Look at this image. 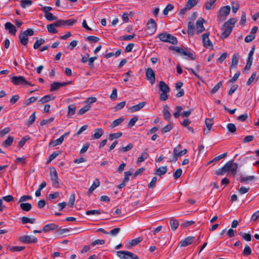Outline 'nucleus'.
<instances>
[{"label": "nucleus", "mask_w": 259, "mask_h": 259, "mask_svg": "<svg viewBox=\"0 0 259 259\" xmlns=\"http://www.w3.org/2000/svg\"><path fill=\"white\" fill-rule=\"evenodd\" d=\"M158 38L162 41L169 42L173 45H176L178 42L177 38L175 36L166 32L159 34Z\"/></svg>", "instance_id": "7ed1b4c3"}, {"label": "nucleus", "mask_w": 259, "mask_h": 259, "mask_svg": "<svg viewBox=\"0 0 259 259\" xmlns=\"http://www.w3.org/2000/svg\"><path fill=\"white\" fill-rule=\"evenodd\" d=\"M147 33L149 35L153 34L156 30L157 24L155 21L150 18L147 23Z\"/></svg>", "instance_id": "39448f33"}, {"label": "nucleus", "mask_w": 259, "mask_h": 259, "mask_svg": "<svg viewBox=\"0 0 259 259\" xmlns=\"http://www.w3.org/2000/svg\"><path fill=\"white\" fill-rule=\"evenodd\" d=\"M104 134V131L101 128H96L95 130V133L93 136L94 139H98L101 137V136Z\"/></svg>", "instance_id": "393cba45"}, {"label": "nucleus", "mask_w": 259, "mask_h": 259, "mask_svg": "<svg viewBox=\"0 0 259 259\" xmlns=\"http://www.w3.org/2000/svg\"><path fill=\"white\" fill-rule=\"evenodd\" d=\"M61 87H60L59 82H54L51 84L50 90L51 92H54L58 90Z\"/></svg>", "instance_id": "603ef678"}, {"label": "nucleus", "mask_w": 259, "mask_h": 259, "mask_svg": "<svg viewBox=\"0 0 259 259\" xmlns=\"http://www.w3.org/2000/svg\"><path fill=\"white\" fill-rule=\"evenodd\" d=\"M70 231L69 229L64 228V229H60L56 231V233L58 235H62L64 234H66L69 233Z\"/></svg>", "instance_id": "864d4df0"}, {"label": "nucleus", "mask_w": 259, "mask_h": 259, "mask_svg": "<svg viewBox=\"0 0 259 259\" xmlns=\"http://www.w3.org/2000/svg\"><path fill=\"white\" fill-rule=\"evenodd\" d=\"M204 20L203 18H199L196 22V29L197 33H200L203 32L205 29L203 25Z\"/></svg>", "instance_id": "2eb2a0df"}, {"label": "nucleus", "mask_w": 259, "mask_h": 259, "mask_svg": "<svg viewBox=\"0 0 259 259\" xmlns=\"http://www.w3.org/2000/svg\"><path fill=\"white\" fill-rule=\"evenodd\" d=\"M138 118L136 116H135L131 118L128 123V128L132 127L136 123V122L138 121Z\"/></svg>", "instance_id": "0e129e2a"}, {"label": "nucleus", "mask_w": 259, "mask_h": 259, "mask_svg": "<svg viewBox=\"0 0 259 259\" xmlns=\"http://www.w3.org/2000/svg\"><path fill=\"white\" fill-rule=\"evenodd\" d=\"M195 237L193 236H189L185 238L184 239L181 240L179 243V246L181 247L187 246L193 242Z\"/></svg>", "instance_id": "9b49d317"}, {"label": "nucleus", "mask_w": 259, "mask_h": 259, "mask_svg": "<svg viewBox=\"0 0 259 259\" xmlns=\"http://www.w3.org/2000/svg\"><path fill=\"white\" fill-rule=\"evenodd\" d=\"M5 28L6 30H8L10 34L13 35H15L17 32L15 26L13 25L11 22H8L5 24Z\"/></svg>", "instance_id": "4468645a"}, {"label": "nucleus", "mask_w": 259, "mask_h": 259, "mask_svg": "<svg viewBox=\"0 0 259 259\" xmlns=\"http://www.w3.org/2000/svg\"><path fill=\"white\" fill-rule=\"evenodd\" d=\"M125 101H122L117 104L115 106L113 107L114 111H117L122 109L125 105Z\"/></svg>", "instance_id": "8fccbe9b"}, {"label": "nucleus", "mask_w": 259, "mask_h": 259, "mask_svg": "<svg viewBox=\"0 0 259 259\" xmlns=\"http://www.w3.org/2000/svg\"><path fill=\"white\" fill-rule=\"evenodd\" d=\"M47 27L48 31L50 33L55 34L58 32L57 30L56 29V27H57V26L55 25V23L48 24L47 26Z\"/></svg>", "instance_id": "7c9ffc66"}, {"label": "nucleus", "mask_w": 259, "mask_h": 259, "mask_svg": "<svg viewBox=\"0 0 259 259\" xmlns=\"http://www.w3.org/2000/svg\"><path fill=\"white\" fill-rule=\"evenodd\" d=\"M116 254L121 259H139L136 254L128 251H118Z\"/></svg>", "instance_id": "20e7f679"}, {"label": "nucleus", "mask_w": 259, "mask_h": 259, "mask_svg": "<svg viewBox=\"0 0 259 259\" xmlns=\"http://www.w3.org/2000/svg\"><path fill=\"white\" fill-rule=\"evenodd\" d=\"M251 248L248 245H246L243 251V254L245 256H248L251 254Z\"/></svg>", "instance_id": "bf43d9fd"}, {"label": "nucleus", "mask_w": 259, "mask_h": 259, "mask_svg": "<svg viewBox=\"0 0 259 259\" xmlns=\"http://www.w3.org/2000/svg\"><path fill=\"white\" fill-rule=\"evenodd\" d=\"M223 29L224 31L222 34V37L223 38H226L232 31L233 28L231 26H225V25L224 24Z\"/></svg>", "instance_id": "dca6fc26"}, {"label": "nucleus", "mask_w": 259, "mask_h": 259, "mask_svg": "<svg viewBox=\"0 0 259 259\" xmlns=\"http://www.w3.org/2000/svg\"><path fill=\"white\" fill-rule=\"evenodd\" d=\"M227 152L224 153L223 154L218 156L215 157V158H214L212 160L209 161L208 162V163H212V162H217L221 159L225 158L227 156Z\"/></svg>", "instance_id": "79ce46f5"}, {"label": "nucleus", "mask_w": 259, "mask_h": 259, "mask_svg": "<svg viewBox=\"0 0 259 259\" xmlns=\"http://www.w3.org/2000/svg\"><path fill=\"white\" fill-rule=\"evenodd\" d=\"M157 181V179L156 177L152 178L150 183L148 184L149 188H154L155 187L156 183Z\"/></svg>", "instance_id": "774afa93"}, {"label": "nucleus", "mask_w": 259, "mask_h": 259, "mask_svg": "<svg viewBox=\"0 0 259 259\" xmlns=\"http://www.w3.org/2000/svg\"><path fill=\"white\" fill-rule=\"evenodd\" d=\"M209 34V33H205L202 35L203 46L205 48L213 47L212 42L208 38Z\"/></svg>", "instance_id": "f8f14e48"}, {"label": "nucleus", "mask_w": 259, "mask_h": 259, "mask_svg": "<svg viewBox=\"0 0 259 259\" xmlns=\"http://www.w3.org/2000/svg\"><path fill=\"white\" fill-rule=\"evenodd\" d=\"M50 177L52 182L53 186L54 187H58L59 186V179L56 169L54 167L51 168Z\"/></svg>", "instance_id": "423d86ee"}, {"label": "nucleus", "mask_w": 259, "mask_h": 259, "mask_svg": "<svg viewBox=\"0 0 259 259\" xmlns=\"http://www.w3.org/2000/svg\"><path fill=\"white\" fill-rule=\"evenodd\" d=\"M255 179V177L254 176H248L246 177H241L240 179V182L241 183H245L248 181H252Z\"/></svg>", "instance_id": "6e6d98bb"}, {"label": "nucleus", "mask_w": 259, "mask_h": 259, "mask_svg": "<svg viewBox=\"0 0 259 259\" xmlns=\"http://www.w3.org/2000/svg\"><path fill=\"white\" fill-rule=\"evenodd\" d=\"M19 241L23 243L30 244L37 242V239L34 236L24 235L20 238Z\"/></svg>", "instance_id": "0eeeda50"}, {"label": "nucleus", "mask_w": 259, "mask_h": 259, "mask_svg": "<svg viewBox=\"0 0 259 259\" xmlns=\"http://www.w3.org/2000/svg\"><path fill=\"white\" fill-rule=\"evenodd\" d=\"M45 18L49 21H53L56 20L57 19V17L56 16H54L52 13H49L45 14Z\"/></svg>", "instance_id": "3c124183"}, {"label": "nucleus", "mask_w": 259, "mask_h": 259, "mask_svg": "<svg viewBox=\"0 0 259 259\" xmlns=\"http://www.w3.org/2000/svg\"><path fill=\"white\" fill-rule=\"evenodd\" d=\"M146 103L145 102H140L136 105L133 106L130 108V109L132 112L139 111L145 106Z\"/></svg>", "instance_id": "aec40b11"}, {"label": "nucleus", "mask_w": 259, "mask_h": 259, "mask_svg": "<svg viewBox=\"0 0 259 259\" xmlns=\"http://www.w3.org/2000/svg\"><path fill=\"white\" fill-rule=\"evenodd\" d=\"M146 76L147 80H149L151 84L154 83L155 81V75L151 68H148L146 69Z\"/></svg>", "instance_id": "9d476101"}, {"label": "nucleus", "mask_w": 259, "mask_h": 259, "mask_svg": "<svg viewBox=\"0 0 259 259\" xmlns=\"http://www.w3.org/2000/svg\"><path fill=\"white\" fill-rule=\"evenodd\" d=\"M256 76V72H253L252 74H251L250 77L248 79V80L246 82V84L247 85H250L253 82V81L254 80V79H255Z\"/></svg>", "instance_id": "680f3d73"}, {"label": "nucleus", "mask_w": 259, "mask_h": 259, "mask_svg": "<svg viewBox=\"0 0 259 259\" xmlns=\"http://www.w3.org/2000/svg\"><path fill=\"white\" fill-rule=\"evenodd\" d=\"M135 36V34H133L132 35H122L120 37V40H130L134 38Z\"/></svg>", "instance_id": "13d9d810"}, {"label": "nucleus", "mask_w": 259, "mask_h": 259, "mask_svg": "<svg viewBox=\"0 0 259 259\" xmlns=\"http://www.w3.org/2000/svg\"><path fill=\"white\" fill-rule=\"evenodd\" d=\"M239 234L240 236H241L243 240H245L247 241H250L251 240L252 237L250 234L241 232L239 233Z\"/></svg>", "instance_id": "72a5a7b5"}, {"label": "nucleus", "mask_w": 259, "mask_h": 259, "mask_svg": "<svg viewBox=\"0 0 259 259\" xmlns=\"http://www.w3.org/2000/svg\"><path fill=\"white\" fill-rule=\"evenodd\" d=\"M122 136V133L121 132H118L114 134H110L109 135V140L112 141L115 139H117L120 138Z\"/></svg>", "instance_id": "de8ad7c7"}, {"label": "nucleus", "mask_w": 259, "mask_h": 259, "mask_svg": "<svg viewBox=\"0 0 259 259\" xmlns=\"http://www.w3.org/2000/svg\"><path fill=\"white\" fill-rule=\"evenodd\" d=\"M197 4V2L196 0H188L186 3V6L188 9H191L193 7H195Z\"/></svg>", "instance_id": "c03bdc74"}, {"label": "nucleus", "mask_w": 259, "mask_h": 259, "mask_svg": "<svg viewBox=\"0 0 259 259\" xmlns=\"http://www.w3.org/2000/svg\"><path fill=\"white\" fill-rule=\"evenodd\" d=\"M217 0H207L205 3V8L207 10L213 9L215 6V2Z\"/></svg>", "instance_id": "b1692460"}, {"label": "nucleus", "mask_w": 259, "mask_h": 259, "mask_svg": "<svg viewBox=\"0 0 259 259\" xmlns=\"http://www.w3.org/2000/svg\"><path fill=\"white\" fill-rule=\"evenodd\" d=\"M205 123L207 128V131H206L205 130L204 132V133L207 134L209 132V131L210 130V129L211 128V126L213 124V121L211 119L206 118L205 120Z\"/></svg>", "instance_id": "2f4dec72"}, {"label": "nucleus", "mask_w": 259, "mask_h": 259, "mask_svg": "<svg viewBox=\"0 0 259 259\" xmlns=\"http://www.w3.org/2000/svg\"><path fill=\"white\" fill-rule=\"evenodd\" d=\"M69 134V132L66 133L64 135L61 136L59 139H56L55 140L51 141L49 144V147H55L57 145L61 144L63 143V142L64 140V138L67 136H68Z\"/></svg>", "instance_id": "6e6552de"}, {"label": "nucleus", "mask_w": 259, "mask_h": 259, "mask_svg": "<svg viewBox=\"0 0 259 259\" xmlns=\"http://www.w3.org/2000/svg\"><path fill=\"white\" fill-rule=\"evenodd\" d=\"M34 31L31 28H28L26 30L21 32L19 36L20 43L23 46H26L28 42V36H32Z\"/></svg>", "instance_id": "f257e3e1"}, {"label": "nucleus", "mask_w": 259, "mask_h": 259, "mask_svg": "<svg viewBox=\"0 0 259 259\" xmlns=\"http://www.w3.org/2000/svg\"><path fill=\"white\" fill-rule=\"evenodd\" d=\"M187 27L188 35H193L195 28L193 23L192 22H189Z\"/></svg>", "instance_id": "c9c22d12"}, {"label": "nucleus", "mask_w": 259, "mask_h": 259, "mask_svg": "<svg viewBox=\"0 0 259 259\" xmlns=\"http://www.w3.org/2000/svg\"><path fill=\"white\" fill-rule=\"evenodd\" d=\"M20 208L24 211H28L32 208V205L29 203H22Z\"/></svg>", "instance_id": "473e14b6"}, {"label": "nucleus", "mask_w": 259, "mask_h": 259, "mask_svg": "<svg viewBox=\"0 0 259 259\" xmlns=\"http://www.w3.org/2000/svg\"><path fill=\"white\" fill-rule=\"evenodd\" d=\"M24 248V246H12L10 250L12 252H18L23 250Z\"/></svg>", "instance_id": "338daca9"}, {"label": "nucleus", "mask_w": 259, "mask_h": 259, "mask_svg": "<svg viewBox=\"0 0 259 259\" xmlns=\"http://www.w3.org/2000/svg\"><path fill=\"white\" fill-rule=\"evenodd\" d=\"M170 225L171 229L175 231L177 229L179 226V222L176 220H171L170 221Z\"/></svg>", "instance_id": "09e8293b"}, {"label": "nucleus", "mask_w": 259, "mask_h": 259, "mask_svg": "<svg viewBox=\"0 0 259 259\" xmlns=\"http://www.w3.org/2000/svg\"><path fill=\"white\" fill-rule=\"evenodd\" d=\"M11 81L14 84L18 85L24 84V82L25 81V79L22 76H14L11 78Z\"/></svg>", "instance_id": "ddd939ff"}, {"label": "nucleus", "mask_w": 259, "mask_h": 259, "mask_svg": "<svg viewBox=\"0 0 259 259\" xmlns=\"http://www.w3.org/2000/svg\"><path fill=\"white\" fill-rule=\"evenodd\" d=\"M167 168L166 166H161L156 169L155 174L158 176L163 175L167 172Z\"/></svg>", "instance_id": "5701e85b"}, {"label": "nucleus", "mask_w": 259, "mask_h": 259, "mask_svg": "<svg viewBox=\"0 0 259 259\" xmlns=\"http://www.w3.org/2000/svg\"><path fill=\"white\" fill-rule=\"evenodd\" d=\"M55 98V97L51 95H46L41 98L39 101V102H40L41 103H45L47 102H48L52 100H54Z\"/></svg>", "instance_id": "bb28decb"}, {"label": "nucleus", "mask_w": 259, "mask_h": 259, "mask_svg": "<svg viewBox=\"0 0 259 259\" xmlns=\"http://www.w3.org/2000/svg\"><path fill=\"white\" fill-rule=\"evenodd\" d=\"M32 2L30 0H21L20 1V5L23 8H26L31 6Z\"/></svg>", "instance_id": "e433bc0d"}, {"label": "nucleus", "mask_w": 259, "mask_h": 259, "mask_svg": "<svg viewBox=\"0 0 259 259\" xmlns=\"http://www.w3.org/2000/svg\"><path fill=\"white\" fill-rule=\"evenodd\" d=\"M123 120L124 118L122 117H120L116 120H114L110 125V127L111 128H114L115 127L121 124L123 121Z\"/></svg>", "instance_id": "c756f323"}, {"label": "nucleus", "mask_w": 259, "mask_h": 259, "mask_svg": "<svg viewBox=\"0 0 259 259\" xmlns=\"http://www.w3.org/2000/svg\"><path fill=\"white\" fill-rule=\"evenodd\" d=\"M236 22L237 19L235 18H230L225 22L224 25H225V26H231L233 28Z\"/></svg>", "instance_id": "ea45409f"}, {"label": "nucleus", "mask_w": 259, "mask_h": 259, "mask_svg": "<svg viewBox=\"0 0 259 259\" xmlns=\"http://www.w3.org/2000/svg\"><path fill=\"white\" fill-rule=\"evenodd\" d=\"M239 55L234 54L232 58L231 64L230 66V69L236 68L238 63Z\"/></svg>", "instance_id": "6ab92c4d"}, {"label": "nucleus", "mask_w": 259, "mask_h": 259, "mask_svg": "<svg viewBox=\"0 0 259 259\" xmlns=\"http://www.w3.org/2000/svg\"><path fill=\"white\" fill-rule=\"evenodd\" d=\"M142 241V238L141 237H138L137 238L132 240L129 242L128 244L131 246H135V245H137L138 244H139Z\"/></svg>", "instance_id": "a18cd8bd"}, {"label": "nucleus", "mask_w": 259, "mask_h": 259, "mask_svg": "<svg viewBox=\"0 0 259 259\" xmlns=\"http://www.w3.org/2000/svg\"><path fill=\"white\" fill-rule=\"evenodd\" d=\"M61 152L60 151H54L52 153V154L50 156L49 160L47 161V163L51 162L54 159H55L57 156H58Z\"/></svg>", "instance_id": "5fc2aeb1"}, {"label": "nucleus", "mask_w": 259, "mask_h": 259, "mask_svg": "<svg viewBox=\"0 0 259 259\" xmlns=\"http://www.w3.org/2000/svg\"><path fill=\"white\" fill-rule=\"evenodd\" d=\"M230 12V7L229 6H225L220 10V13L224 16H227Z\"/></svg>", "instance_id": "f704fd0d"}, {"label": "nucleus", "mask_w": 259, "mask_h": 259, "mask_svg": "<svg viewBox=\"0 0 259 259\" xmlns=\"http://www.w3.org/2000/svg\"><path fill=\"white\" fill-rule=\"evenodd\" d=\"M35 112H34L29 117L26 124L30 126L35 120Z\"/></svg>", "instance_id": "a19ab883"}, {"label": "nucleus", "mask_w": 259, "mask_h": 259, "mask_svg": "<svg viewBox=\"0 0 259 259\" xmlns=\"http://www.w3.org/2000/svg\"><path fill=\"white\" fill-rule=\"evenodd\" d=\"M169 49L170 50L175 51L176 52L181 55L187 56L188 58H189L191 60L195 59V57L193 52H192L188 51L186 49H184L179 47L170 46Z\"/></svg>", "instance_id": "f03ea898"}, {"label": "nucleus", "mask_w": 259, "mask_h": 259, "mask_svg": "<svg viewBox=\"0 0 259 259\" xmlns=\"http://www.w3.org/2000/svg\"><path fill=\"white\" fill-rule=\"evenodd\" d=\"M182 174V170L181 168H178L174 173L173 177L174 179L177 180L179 179Z\"/></svg>", "instance_id": "052dcab7"}, {"label": "nucleus", "mask_w": 259, "mask_h": 259, "mask_svg": "<svg viewBox=\"0 0 259 259\" xmlns=\"http://www.w3.org/2000/svg\"><path fill=\"white\" fill-rule=\"evenodd\" d=\"M159 89L162 92H169V88L168 86L163 81L159 82Z\"/></svg>", "instance_id": "a878e982"}, {"label": "nucleus", "mask_w": 259, "mask_h": 259, "mask_svg": "<svg viewBox=\"0 0 259 259\" xmlns=\"http://www.w3.org/2000/svg\"><path fill=\"white\" fill-rule=\"evenodd\" d=\"M227 166L228 165H224L223 167H222L221 168L219 169L216 171V175H217L218 176H222L224 175L227 171H228Z\"/></svg>", "instance_id": "4c0bfd02"}, {"label": "nucleus", "mask_w": 259, "mask_h": 259, "mask_svg": "<svg viewBox=\"0 0 259 259\" xmlns=\"http://www.w3.org/2000/svg\"><path fill=\"white\" fill-rule=\"evenodd\" d=\"M14 138L13 137L11 136H8L7 139L4 141L2 143V146L5 148H8L11 146L14 142Z\"/></svg>", "instance_id": "f3484780"}, {"label": "nucleus", "mask_w": 259, "mask_h": 259, "mask_svg": "<svg viewBox=\"0 0 259 259\" xmlns=\"http://www.w3.org/2000/svg\"><path fill=\"white\" fill-rule=\"evenodd\" d=\"M100 182L99 180L98 179H96L88 190L89 194L90 195L92 194L93 192L100 186Z\"/></svg>", "instance_id": "412c9836"}, {"label": "nucleus", "mask_w": 259, "mask_h": 259, "mask_svg": "<svg viewBox=\"0 0 259 259\" xmlns=\"http://www.w3.org/2000/svg\"><path fill=\"white\" fill-rule=\"evenodd\" d=\"M223 81H219L211 90V93L212 94L215 93L220 88V87L222 85Z\"/></svg>", "instance_id": "e2e57ef3"}, {"label": "nucleus", "mask_w": 259, "mask_h": 259, "mask_svg": "<svg viewBox=\"0 0 259 259\" xmlns=\"http://www.w3.org/2000/svg\"><path fill=\"white\" fill-rule=\"evenodd\" d=\"M76 108L73 105H70L68 106L67 117H70L73 115L75 112Z\"/></svg>", "instance_id": "cd10ccee"}, {"label": "nucleus", "mask_w": 259, "mask_h": 259, "mask_svg": "<svg viewBox=\"0 0 259 259\" xmlns=\"http://www.w3.org/2000/svg\"><path fill=\"white\" fill-rule=\"evenodd\" d=\"M91 107L90 105H87L85 106H84V107H83L82 108H81L78 112V114L79 115H83L84 113H85L87 111H89L90 110Z\"/></svg>", "instance_id": "58836bf2"}, {"label": "nucleus", "mask_w": 259, "mask_h": 259, "mask_svg": "<svg viewBox=\"0 0 259 259\" xmlns=\"http://www.w3.org/2000/svg\"><path fill=\"white\" fill-rule=\"evenodd\" d=\"M163 115L164 119L166 120H168L171 117V114L169 111L168 106L167 105H165L163 107Z\"/></svg>", "instance_id": "4be33fe9"}, {"label": "nucleus", "mask_w": 259, "mask_h": 259, "mask_svg": "<svg viewBox=\"0 0 259 259\" xmlns=\"http://www.w3.org/2000/svg\"><path fill=\"white\" fill-rule=\"evenodd\" d=\"M225 165H228V171H230L231 174L233 175V176L236 175L238 168V164L236 163H233L232 161H229L227 162Z\"/></svg>", "instance_id": "1a4fd4ad"}, {"label": "nucleus", "mask_w": 259, "mask_h": 259, "mask_svg": "<svg viewBox=\"0 0 259 259\" xmlns=\"http://www.w3.org/2000/svg\"><path fill=\"white\" fill-rule=\"evenodd\" d=\"M87 215H99L101 213L100 210H88L85 212Z\"/></svg>", "instance_id": "69168bd1"}, {"label": "nucleus", "mask_w": 259, "mask_h": 259, "mask_svg": "<svg viewBox=\"0 0 259 259\" xmlns=\"http://www.w3.org/2000/svg\"><path fill=\"white\" fill-rule=\"evenodd\" d=\"M35 220L34 219H30L25 217H23L21 218V221L23 224H26L27 223L33 224Z\"/></svg>", "instance_id": "37998d69"}, {"label": "nucleus", "mask_w": 259, "mask_h": 259, "mask_svg": "<svg viewBox=\"0 0 259 259\" xmlns=\"http://www.w3.org/2000/svg\"><path fill=\"white\" fill-rule=\"evenodd\" d=\"M45 42V40L42 38L36 40L33 45V48L34 49H38L41 45L44 44Z\"/></svg>", "instance_id": "49530a36"}, {"label": "nucleus", "mask_w": 259, "mask_h": 259, "mask_svg": "<svg viewBox=\"0 0 259 259\" xmlns=\"http://www.w3.org/2000/svg\"><path fill=\"white\" fill-rule=\"evenodd\" d=\"M148 157V154L147 152L144 151L142 153L141 155L138 158L136 163L137 164L140 163L141 162H143L145 160H146Z\"/></svg>", "instance_id": "c85d7f7f"}, {"label": "nucleus", "mask_w": 259, "mask_h": 259, "mask_svg": "<svg viewBox=\"0 0 259 259\" xmlns=\"http://www.w3.org/2000/svg\"><path fill=\"white\" fill-rule=\"evenodd\" d=\"M174 9V6L172 5L169 4H168L165 9L163 11V14L164 15H167L169 11H170Z\"/></svg>", "instance_id": "4d7b16f0"}, {"label": "nucleus", "mask_w": 259, "mask_h": 259, "mask_svg": "<svg viewBox=\"0 0 259 259\" xmlns=\"http://www.w3.org/2000/svg\"><path fill=\"white\" fill-rule=\"evenodd\" d=\"M58 228V226L55 224L51 223L46 225L43 227L42 231L44 232H47L48 231L56 229Z\"/></svg>", "instance_id": "a211bd4d"}]
</instances>
